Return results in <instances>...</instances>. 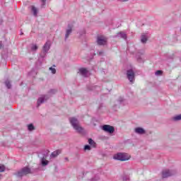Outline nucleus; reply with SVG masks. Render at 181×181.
Here are the masks:
<instances>
[{
	"mask_svg": "<svg viewBox=\"0 0 181 181\" xmlns=\"http://www.w3.org/2000/svg\"><path fill=\"white\" fill-rule=\"evenodd\" d=\"M70 124L72 125L74 129L76 131L78 134H81L83 132V127L80 125V122L76 117H70L69 118Z\"/></svg>",
	"mask_w": 181,
	"mask_h": 181,
	"instance_id": "obj_1",
	"label": "nucleus"
},
{
	"mask_svg": "<svg viewBox=\"0 0 181 181\" xmlns=\"http://www.w3.org/2000/svg\"><path fill=\"white\" fill-rule=\"evenodd\" d=\"M131 156L125 153H117L113 156V158L116 160H121L122 162H125V160H129Z\"/></svg>",
	"mask_w": 181,
	"mask_h": 181,
	"instance_id": "obj_2",
	"label": "nucleus"
},
{
	"mask_svg": "<svg viewBox=\"0 0 181 181\" xmlns=\"http://www.w3.org/2000/svg\"><path fill=\"white\" fill-rule=\"evenodd\" d=\"M29 173H31L30 168L28 167H24L21 168L20 170L16 172L14 175L17 177H23V176H26V175H29Z\"/></svg>",
	"mask_w": 181,
	"mask_h": 181,
	"instance_id": "obj_3",
	"label": "nucleus"
},
{
	"mask_svg": "<svg viewBox=\"0 0 181 181\" xmlns=\"http://www.w3.org/2000/svg\"><path fill=\"white\" fill-rule=\"evenodd\" d=\"M173 175H176V170H163L162 172V176L163 179L173 176Z\"/></svg>",
	"mask_w": 181,
	"mask_h": 181,
	"instance_id": "obj_4",
	"label": "nucleus"
},
{
	"mask_svg": "<svg viewBox=\"0 0 181 181\" xmlns=\"http://www.w3.org/2000/svg\"><path fill=\"white\" fill-rule=\"evenodd\" d=\"M108 42V39L105 36L100 35L97 37V43L99 46H105Z\"/></svg>",
	"mask_w": 181,
	"mask_h": 181,
	"instance_id": "obj_5",
	"label": "nucleus"
},
{
	"mask_svg": "<svg viewBox=\"0 0 181 181\" xmlns=\"http://www.w3.org/2000/svg\"><path fill=\"white\" fill-rule=\"evenodd\" d=\"M127 76L130 83H134L135 80V72L132 69L127 70Z\"/></svg>",
	"mask_w": 181,
	"mask_h": 181,
	"instance_id": "obj_6",
	"label": "nucleus"
},
{
	"mask_svg": "<svg viewBox=\"0 0 181 181\" xmlns=\"http://www.w3.org/2000/svg\"><path fill=\"white\" fill-rule=\"evenodd\" d=\"M102 129L103 131H105V132H107L108 134H114V132H115V129L114 127L108 124L103 125Z\"/></svg>",
	"mask_w": 181,
	"mask_h": 181,
	"instance_id": "obj_7",
	"label": "nucleus"
},
{
	"mask_svg": "<svg viewBox=\"0 0 181 181\" xmlns=\"http://www.w3.org/2000/svg\"><path fill=\"white\" fill-rule=\"evenodd\" d=\"M49 96L47 95H43L42 97L39 98L37 101V107H40L41 104H43L45 101H47Z\"/></svg>",
	"mask_w": 181,
	"mask_h": 181,
	"instance_id": "obj_8",
	"label": "nucleus"
},
{
	"mask_svg": "<svg viewBox=\"0 0 181 181\" xmlns=\"http://www.w3.org/2000/svg\"><path fill=\"white\" fill-rule=\"evenodd\" d=\"M134 132L139 135H144V134H146V131H145L142 127L135 128Z\"/></svg>",
	"mask_w": 181,
	"mask_h": 181,
	"instance_id": "obj_9",
	"label": "nucleus"
},
{
	"mask_svg": "<svg viewBox=\"0 0 181 181\" xmlns=\"http://www.w3.org/2000/svg\"><path fill=\"white\" fill-rule=\"evenodd\" d=\"M49 50H50V42L48 41L42 47V51L46 52L47 53Z\"/></svg>",
	"mask_w": 181,
	"mask_h": 181,
	"instance_id": "obj_10",
	"label": "nucleus"
},
{
	"mask_svg": "<svg viewBox=\"0 0 181 181\" xmlns=\"http://www.w3.org/2000/svg\"><path fill=\"white\" fill-rule=\"evenodd\" d=\"M69 29L66 30V33L65 34V40H67V39H69V36H70V35H71V32L73 31L70 25H69Z\"/></svg>",
	"mask_w": 181,
	"mask_h": 181,
	"instance_id": "obj_11",
	"label": "nucleus"
},
{
	"mask_svg": "<svg viewBox=\"0 0 181 181\" xmlns=\"http://www.w3.org/2000/svg\"><path fill=\"white\" fill-rule=\"evenodd\" d=\"M115 37H122V39H124L126 40L127 39V34L124 32H120L117 34V35L115 36Z\"/></svg>",
	"mask_w": 181,
	"mask_h": 181,
	"instance_id": "obj_12",
	"label": "nucleus"
},
{
	"mask_svg": "<svg viewBox=\"0 0 181 181\" xmlns=\"http://www.w3.org/2000/svg\"><path fill=\"white\" fill-rule=\"evenodd\" d=\"M79 72L81 73V76H83V77H86L88 71H87V69H86L85 68H81L79 69Z\"/></svg>",
	"mask_w": 181,
	"mask_h": 181,
	"instance_id": "obj_13",
	"label": "nucleus"
},
{
	"mask_svg": "<svg viewBox=\"0 0 181 181\" xmlns=\"http://www.w3.org/2000/svg\"><path fill=\"white\" fill-rule=\"evenodd\" d=\"M47 54V52H46L45 51L41 52V53L40 54V57L38 58L39 62L43 61V59H45V57H46Z\"/></svg>",
	"mask_w": 181,
	"mask_h": 181,
	"instance_id": "obj_14",
	"label": "nucleus"
},
{
	"mask_svg": "<svg viewBox=\"0 0 181 181\" xmlns=\"http://www.w3.org/2000/svg\"><path fill=\"white\" fill-rule=\"evenodd\" d=\"M61 153H62V151L57 150L52 153L51 158H57V156H59V155H60Z\"/></svg>",
	"mask_w": 181,
	"mask_h": 181,
	"instance_id": "obj_15",
	"label": "nucleus"
},
{
	"mask_svg": "<svg viewBox=\"0 0 181 181\" xmlns=\"http://www.w3.org/2000/svg\"><path fill=\"white\" fill-rule=\"evenodd\" d=\"M141 43H144V44L146 43V42H148V35H146L145 34L141 35Z\"/></svg>",
	"mask_w": 181,
	"mask_h": 181,
	"instance_id": "obj_16",
	"label": "nucleus"
},
{
	"mask_svg": "<svg viewBox=\"0 0 181 181\" xmlns=\"http://www.w3.org/2000/svg\"><path fill=\"white\" fill-rule=\"evenodd\" d=\"M41 164L42 166H47V165H49V160H46V158L43 157L41 158Z\"/></svg>",
	"mask_w": 181,
	"mask_h": 181,
	"instance_id": "obj_17",
	"label": "nucleus"
},
{
	"mask_svg": "<svg viewBox=\"0 0 181 181\" xmlns=\"http://www.w3.org/2000/svg\"><path fill=\"white\" fill-rule=\"evenodd\" d=\"M31 11L34 15V16H37V8L35 7V6H31Z\"/></svg>",
	"mask_w": 181,
	"mask_h": 181,
	"instance_id": "obj_18",
	"label": "nucleus"
},
{
	"mask_svg": "<svg viewBox=\"0 0 181 181\" xmlns=\"http://www.w3.org/2000/svg\"><path fill=\"white\" fill-rule=\"evenodd\" d=\"M31 52H36L37 49H39V47L36 45V44H32L30 45Z\"/></svg>",
	"mask_w": 181,
	"mask_h": 181,
	"instance_id": "obj_19",
	"label": "nucleus"
},
{
	"mask_svg": "<svg viewBox=\"0 0 181 181\" xmlns=\"http://www.w3.org/2000/svg\"><path fill=\"white\" fill-rule=\"evenodd\" d=\"M173 121H180L181 120V114L175 115L173 117Z\"/></svg>",
	"mask_w": 181,
	"mask_h": 181,
	"instance_id": "obj_20",
	"label": "nucleus"
},
{
	"mask_svg": "<svg viewBox=\"0 0 181 181\" xmlns=\"http://www.w3.org/2000/svg\"><path fill=\"white\" fill-rule=\"evenodd\" d=\"M88 144L89 145H91V146H93V148H95V141H94V140L92 139H88Z\"/></svg>",
	"mask_w": 181,
	"mask_h": 181,
	"instance_id": "obj_21",
	"label": "nucleus"
},
{
	"mask_svg": "<svg viewBox=\"0 0 181 181\" xmlns=\"http://www.w3.org/2000/svg\"><path fill=\"white\" fill-rule=\"evenodd\" d=\"M5 85L7 87V88H11L12 87V85L11 84V81L6 80L5 81Z\"/></svg>",
	"mask_w": 181,
	"mask_h": 181,
	"instance_id": "obj_22",
	"label": "nucleus"
},
{
	"mask_svg": "<svg viewBox=\"0 0 181 181\" xmlns=\"http://www.w3.org/2000/svg\"><path fill=\"white\" fill-rule=\"evenodd\" d=\"M28 128V130H30V131H34L35 126H33V124H29Z\"/></svg>",
	"mask_w": 181,
	"mask_h": 181,
	"instance_id": "obj_23",
	"label": "nucleus"
},
{
	"mask_svg": "<svg viewBox=\"0 0 181 181\" xmlns=\"http://www.w3.org/2000/svg\"><path fill=\"white\" fill-rule=\"evenodd\" d=\"M84 151H91V146L90 145H86L84 146Z\"/></svg>",
	"mask_w": 181,
	"mask_h": 181,
	"instance_id": "obj_24",
	"label": "nucleus"
},
{
	"mask_svg": "<svg viewBox=\"0 0 181 181\" xmlns=\"http://www.w3.org/2000/svg\"><path fill=\"white\" fill-rule=\"evenodd\" d=\"M0 172H5V165L0 164Z\"/></svg>",
	"mask_w": 181,
	"mask_h": 181,
	"instance_id": "obj_25",
	"label": "nucleus"
},
{
	"mask_svg": "<svg viewBox=\"0 0 181 181\" xmlns=\"http://www.w3.org/2000/svg\"><path fill=\"white\" fill-rule=\"evenodd\" d=\"M50 71H52V74H56V69L53 67H49Z\"/></svg>",
	"mask_w": 181,
	"mask_h": 181,
	"instance_id": "obj_26",
	"label": "nucleus"
},
{
	"mask_svg": "<svg viewBox=\"0 0 181 181\" xmlns=\"http://www.w3.org/2000/svg\"><path fill=\"white\" fill-rule=\"evenodd\" d=\"M162 73H163L162 71L158 70L156 71L155 74L156 76H162Z\"/></svg>",
	"mask_w": 181,
	"mask_h": 181,
	"instance_id": "obj_27",
	"label": "nucleus"
},
{
	"mask_svg": "<svg viewBox=\"0 0 181 181\" xmlns=\"http://www.w3.org/2000/svg\"><path fill=\"white\" fill-rule=\"evenodd\" d=\"M41 8H45V5H46V0H41Z\"/></svg>",
	"mask_w": 181,
	"mask_h": 181,
	"instance_id": "obj_28",
	"label": "nucleus"
},
{
	"mask_svg": "<svg viewBox=\"0 0 181 181\" xmlns=\"http://www.w3.org/2000/svg\"><path fill=\"white\" fill-rule=\"evenodd\" d=\"M117 101H118V103H119V104H122V103H124V99H123L122 97H120V98H119V99L117 100Z\"/></svg>",
	"mask_w": 181,
	"mask_h": 181,
	"instance_id": "obj_29",
	"label": "nucleus"
},
{
	"mask_svg": "<svg viewBox=\"0 0 181 181\" xmlns=\"http://www.w3.org/2000/svg\"><path fill=\"white\" fill-rule=\"evenodd\" d=\"M57 90L54 89H51L49 90V94H56Z\"/></svg>",
	"mask_w": 181,
	"mask_h": 181,
	"instance_id": "obj_30",
	"label": "nucleus"
},
{
	"mask_svg": "<svg viewBox=\"0 0 181 181\" xmlns=\"http://www.w3.org/2000/svg\"><path fill=\"white\" fill-rule=\"evenodd\" d=\"M4 47V45L2 44V42H0V49H2Z\"/></svg>",
	"mask_w": 181,
	"mask_h": 181,
	"instance_id": "obj_31",
	"label": "nucleus"
},
{
	"mask_svg": "<svg viewBox=\"0 0 181 181\" xmlns=\"http://www.w3.org/2000/svg\"><path fill=\"white\" fill-rule=\"evenodd\" d=\"M103 53H104L103 51H100V52H98V54H99V56L103 55Z\"/></svg>",
	"mask_w": 181,
	"mask_h": 181,
	"instance_id": "obj_32",
	"label": "nucleus"
},
{
	"mask_svg": "<svg viewBox=\"0 0 181 181\" xmlns=\"http://www.w3.org/2000/svg\"><path fill=\"white\" fill-rule=\"evenodd\" d=\"M117 1H119V2H127V1L128 0H117Z\"/></svg>",
	"mask_w": 181,
	"mask_h": 181,
	"instance_id": "obj_33",
	"label": "nucleus"
},
{
	"mask_svg": "<svg viewBox=\"0 0 181 181\" xmlns=\"http://www.w3.org/2000/svg\"><path fill=\"white\" fill-rule=\"evenodd\" d=\"M64 159H65V160H67V161L69 160V158H67V157H66Z\"/></svg>",
	"mask_w": 181,
	"mask_h": 181,
	"instance_id": "obj_34",
	"label": "nucleus"
},
{
	"mask_svg": "<svg viewBox=\"0 0 181 181\" xmlns=\"http://www.w3.org/2000/svg\"><path fill=\"white\" fill-rule=\"evenodd\" d=\"M124 180H128V179L123 178Z\"/></svg>",
	"mask_w": 181,
	"mask_h": 181,
	"instance_id": "obj_35",
	"label": "nucleus"
},
{
	"mask_svg": "<svg viewBox=\"0 0 181 181\" xmlns=\"http://www.w3.org/2000/svg\"><path fill=\"white\" fill-rule=\"evenodd\" d=\"M0 178H1V175H0Z\"/></svg>",
	"mask_w": 181,
	"mask_h": 181,
	"instance_id": "obj_36",
	"label": "nucleus"
}]
</instances>
